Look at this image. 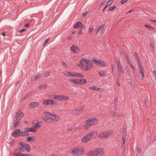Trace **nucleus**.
<instances>
[{"label":"nucleus","instance_id":"f257e3e1","mask_svg":"<svg viewBox=\"0 0 156 156\" xmlns=\"http://www.w3.org/2000/svg\"><path fill=\"white\" fill-rule=\"evenodd\" d=\"M80 62L81 65H78V66H82L83 69L85 71L90 70L93 66L92 61L85 58L81 59Z\"/></svg>","mask_w":156,"mask_h":156},{"label":"nucleus","instance_id":"f03ea898","mask_svg":"<svg viewBox=\"0 0 156 156\" xmlns=\"http://www.w3.org/2000/svg\"><path fill=\"white\" fill-rule=\"evenodd\" d=\"M98 120L97 118L94 117L88 119L85 122L84 129L87 130L90 127L94 126L97 123Z\"/></svg>","mask_w":156,"mask_h":156},{"label":"nucleus","instance_id":"7ed1b4c3","mask_svg":"<svg viewBox=\"0 0 156 156\" xmlns=\"http://www.w3.org/2000/svg\"><path fill=\"white\" fill-rule=\"evenodd\" d=\"M98 133L95 131L90 132L81 139V142L83 143H87L89 140H91L92 139L95 138L97 136Z\"/></svg>","mask_w":156,"mask_h":156},{"label":"nucleus","instance_id":"20e7f679","mask_svg":"<svg viewBox=\"0 0 156 156\" xmlns=\"http://www.w3.org/2000/svg\"><path fill=\"white\" fill-rule=\"evenodd\" d=\"M84 152V149L82 147H76L71 150V154L74 156H78L82 154Z\"/></svg>","mask_w":156,"mask_h":156},{"label":"nucleus","instance_id":"39448f33","mask_svg":"<svg viewBox=\"0 0 156 156\" xmlns=\"http://www.w3.org/2000/svg\"><path fill=\"white\" fill-rule=\"evenodd\" d=\"M112 133L111 131H103L98 134V136L102 139L108 138L111 136Z\"/></svg>","mask_w":156,"mask_h":156},{"label":"nucleus","instance_id":"423d86ee","mask_svg":"<svg viewBox=\"0 0 156 156\" xmlns=\"http://www.w3.org/2000/svg\"><path fill=\"white\" fill-rule=\"evenodd\" d=\"M19 144L20 146H19L18 148L14 150V153L15 156H17L19 154H21V153L23 152L24 151V146L23 143L21 142Z\"/></svg>","mask_w":156,"mask_h":156},{"label":"nucleus","instance_id":"0eeeda50","mask_svg":"<svg viewBox=\"0 0 156 156\" xmlns=\"http://www.w3.org/2000/svg\"><path fill=\"white\" fill-rule=\"evenodd\" d=\"M43 105H52L56 104V102L55 100H53L50 99L44 100L42 101Z\"/></svg>","mask_w":156,"mask_h":156},{"label":"nucleus","instance_id":"6e6552de","mask_svg":"<svg viewBox=\"0 0 156 156\" xmlns=\"http://www.w3.org/2000/svg\"><path fill=\"white\" fill-rule=\"evenodd\" d=\"M23 116V113L22 112H18L16 114L15 116L13 118L14 122H16L18 120H19L21 119Z\"/></svg>","mask_w":156,"mask_h":156},{"label":"nucleus","instance_id":"1a4fd4ad","mask_svg":"<svg viewBox=\"0 0 156 156\" xmlns=\"http://www.w3.org/2000/svg\"><path fill=\"white\" fill-rule=\"evenodd\" d=\"M54 98L58 99L59 100L63 101L69 99V96L64 95H55Z\"/></svg>","mask_w":156,"mask_h":156},{"label":"nucleus","instance_id":"9d476101","mask_svg":"<svg viewBox=\"0 0 156 156\" xmlns=\"http://www.w3.org/2000/svg\"><path fill=\"white\" fill-rule=\"evenodd\" d=\"M45 113H46L47 115L49 116H51L52 117V120L55 121H57L59 120V117L58 116H57L56 115L54 114H51L48 112H45L44 113V114L45 115Z\"/></svg>","mask_w":156,"mask_h":156},{"label":"nucleus","instance_id":"9b49d317","mask_svg":"<svg viewBox=\"0 0 156 156\" xmlns=\"http://www.w3.org/2000/svg\"><path fill=\"white\" fill-rule=\"evenodd\" d=\"M71 50L75 53H78L79 52V48L76 45H73L71 47Z\"/></svg>","mask_w":156,"mask_h":156},{"label":"nucleus","instance_id":"f8f14e48","mask_svg":"<svg viewBox=\"0 0 156 156\" xmlns=\"http://www.w3.org/2000/svg\"><path fill=\"white\" fill-rule=\"evenodd\" d=\"M96 150L97 154V156H101L103 155L104 153L103 150L102 148H99Z\"/></svg>","mask_w":156,"mask_h":156},{"label":"nucleus","instance_id":"ddd939ff","mask_svg":"<svg viewBox=\"0 0 156 156\" xmlns=\"http://www.w3.org/2000/svg\"><path fill=\"white\" fill-rule=\"evenodd\" d=\"M39 105V103L38 102H32L30 103V105H29V107L31 108H33L35 107H37Z\"/></svg>","mask_w":156,"mask_h":156},{"label":"nucleus","instance_id":"4468645a","mask_svg":"<svg viewBox=\"0 0 156 156\" xmlns=\"http://www.w3.org/2000/svg\"><path fill=\"white\" fill-rule=\"evenodd\" d=\"M126 135V129H123L122 130V141H125Z\"/></svg>","mask_w":156,"mask_h":156},{"label":"nucleus","instance_id":"2eb2a0df","mask_svg":"<svg viewBox=\"0 0 156 156\" xmlns=\"http://www.w3.org/2000/svg\"><path fill=\"white\" fill-rule=\"evenodd\" d=\"M87 155L89 156H94L96 155H97L96 150H93L90 152H89L87 154Z\"/></svg>","mask_w":156,"mask_h":156},{"label":"nucleus","instance_id":"dca6fc26","mask_svg":"<svg viewBox=\"0 0 156 156\" xmlns=\"http://www.w3.org/2000/svg\"><path fill=\"white\" fill-rule=\"evenodd\" d=\"M27 142H33L36 139V138L34 136H33L32 137L28 136L27 137Z\"/></svg>","mask_w":156,"mask_h":156},{"label":"nucleus","instance_id":"f3484780","mask_svg":"<svg viewBox=\"0 0 156 156\" xmlns=\"http://www.w3.org/2000/svg\"><path fill=\"white\" fill-rule=\"evenodd\" d=\"M118 70L119 73H118V75L119 76L120 75L119 73H123L124 72V71L123 70L122 68V66H117Z\"/></svg>","mask_w":156,"mask_h":156},{"label":"nucleus","instance_id":"a211bd4d","mask_svg":"<svg viewBox=\"0 0 156 156\" xmlns=\"http://www.w3.org/2000/svg\"><path fill=\"white\" fill-rule=\"evenodd\" d=\"M24 149H25L27 152H29L30 151V146L28 144H24Z\"/></svg>","mask_w":156,"mask_h":156},{"label":"nucleus","instance_id":"6ab92c4d","mask_svg":"<svg viewBox=\"0 0 156 156\" xmlns=\"http://www.w3.org/2000/svg\"><path fill=\"white\" fill-rule=\"evenodd\" d=\"M19 131V129H17L14 131L12 134V136L15 137H17V135Z\"/></svg>","mask_w":156,"mask_h":156},{"label":"nucleus","instance_id":"aec40b11","mask_svg":"<svg viewBox=\"0 0 156 156\" xmlns=\"http://www.w3.org/2000/svg\"><path fill=\"white\" fill-rule=\"evenodd\" d=\"M104 26L105 25H103L97 27L95 30V33L97 34L98 31H99L101 29L103 28V27H104Z\"/></svg>","mask_w":156,"mask_h":156},{"label":"nucleus","instance_id":"412c9836","mask_svg":"<svg viewBox=\"0 0 156 156\" xmlns=\"http://www.w3.org/2000/svg\"><path fill=\"white\" fill-rule=\"evenodd\" d=\"M78 84H83L87 82L86 80L84 79L80 80L78 81Z\"/></svg>","mask_w":156,"mask_h":156},{"label":"nucleus","instance_id":"4be33fe9","mask_svg":"<svg viewBox=\"0 0 156 156\" xmlns=\"http://www.w3.org/2000/svg\"><path fill=\"white\" fill-rule=\"evenodd\" d=\"M71 114L73 116L78 115L79 114L77 109L72 110L71 112Z\"/></svg>","mask_w":156,"mask_h":156},{"label":"nucleus","instance_id":"5701e85b","mask_svg":"<svg viewBox=\"0 0 156 156\" xmlns=\"http://www.w3.org/2000/svg\"><path fill=\"white\" fill-rule=\"evenodd\" d=\"M26 129H27V132H32L33 133L36 131L37 130L35 129L34 128H26Z\"/></svg>","mask_w":156,"mask_h":156},{"label":"nucleus","instance_id":"b1692460","mask_svg":"<svg viewBox=\"0 0 156 156\" xmlns=\"http://www.w3.org/2000/svg\"><path fill=\"white\" fill-rule=\"evenodd\" d=\"M41 74H39L37 76H34L31 78V81H34L36 80L38 78H41Z\"/></svg>","mask_w":156,"mask_h":156},{"label":"nucleus","instance_id":"393cba45","mask_svg":"<svg viewBox=\"0 0 156 156\" xmlns=\"http://www.w3.org/2000/svg\"><path fill=\"white\" fill-rule=\"evenodd\" d=\"M99 73L101 76L103 77L106 75V72L103 71H101L99 72Z\"/></svg>","mask_w":156,"mask_h":156},{"label":"nucleus","instance_id":"a878e982","mask_svg":"<svg viewBox=\"0 0 156 156\" xmlns=\"http://www.w3.org/2000/svg\"><path fill=\"white\" fill-rule=\"evenodd\" d=\"M125 141H122V150L123 152V153L124 154L125 152Z\"/></svg>","mask_w":156,"mask_h":156},{"label":"nucleus","instance_id":"bb28decb","mask_svg":"<svg viewBox=\"0 0 156 156\" xmlns=\"http://www.w3.org/2000/svg\"><path fill=\"white\" fill-rule=\"evenodd\" d=\"M89 88L94 90H99L100 89L99 87L97 88L94 86H91L89 87Z\"/></svg>","mask_w":156,"mask_h":156},{"label":"nucleus","instance_id":"cd10ccee","mask_svg":"<svg viewBox=\"0 0 156 156\" xmlns=\"http://www.w3.org/2000/svg\"><path fill=\"white\" fill-rule=\"evenodd\" d=\"M26 132H27V129H26V128L23 131H21V136L22 137L25 136Z\"/></svg>","mask_w":156,"mask_h":156},{"label":"nucleus","instance_id":"c85d7f7f","mask_svg":"<svg viewBox=\"0 0 156 156\" xmlns=\"http://www.w3.org/2000/svg\"><path fill=\"white\" fill-rule=\"evenodd\" d=\"M106 65V64L105 62L103 61L100 60V66H102L103 67H104Z\"/></svg>","mask_w":156,"mask_h":156},{"label":"nucleus","instance_id":"c756f323","mask_svg":"<svg viewBox=\"0 0 156 156\" xmlns=\"http://www.w3.org/2000/svg\"><path fill=\"white\" fill-rule=\"evenodd\" d=\"M15 123H13V125H14V126L15 128H16L17 126H18L20 124V121H19V120H18L17 121L15 122Z\"/></svg>","mask_w":156,"mask_h":156},{"label":"nucleus","instance_id":"7c9ffc66","mask_svg":"<svg viewBox=\"0 0 156 156\" xmlns=\"http://www.w3.org/2000/svg\"><path fill=\"white\" fill-rule=\"evenodd\" d=\"M93 60L95 62V64L98 66H100V60L98 59L96 60V59H93Z\"/></svg>","mask_w":156,"mask_h":156},{"label":"nucleus","instance_id":"2f4dec72","mask_svg":"<svg viewBox=\"0 0 156 156\" xmlns=\"http://www.w3.org/2000/svg\"><path fill=\"white\" fill-rule=\"evenodd\" d=\"M145 27L148 28L150 30H152L154 29L153 27H151L147 24L145 25Z\"/></svg>","mask_w":156,"mask_h":156},{"label":"nucleus","instance_id":"473e14b6","mask_svg":"<svg viewBox=\"0 0 156 156\" xmlns=\"http://www.w3.org/2000/svg\"><path fill=\"white\" fill-rule=\"evenodd\" d=\"M80 22H78L76 23L73 26V28H77L78 27H79V24L80 23Z\"/></svg>","mask_w":156,"mask_h":156},{"label":"nucleus","instance_id":"72a5a7b5","mask_svg":"<svg viewBox=\"0 0 156 156\" xmlns=\"http://www.w3.org/2000/svg\"><path fill=\"white\" fill-rule=\"evenodd\" d=\"M69 81L71 82H73L76 84H78V81L76 80L69 79Z\"/></svg>","mask_w":156,"mask_h":156},{"label":"nucleus","instance_id":"f704fd0d","mask_svg":"<svg viewBox=\"0 0 156 156\" xmlns=\"http://www.w3.org/2000/svg\"><path fill=\"white\" fill-rule=\"evenodd\" d=\"M83 109L84 108L83 107H80L76 109H77L78 112H79V113H80V112H81L83 111Z\"/></svg>","mask_w":156,"mask_h":156},{"label":"nucleus","instance_id":"c9c22d12","mask_svg":"<svg viewBox=\"0 0 156 156\" xmlns=\"http://www.w3.org/2000/svg\"><path fill=\"white\" fill-rule=\"evenodd\" d=\"M62 64L63 66V67L65 68H67V65L66 63L63 62H62Z\"/></svg>","mask_w":156,"mask_h":156},{"label":"nucleus","instance_id":"e433bc0d","mask_svg":"<svg viewBox=\"0 0 156 156\" xmlns=\"http://www.w3.org/2000/svg\"><path fill=\"white\" fill-rule=\"evenodd\" d=\"M79 27L81 29H83L85 27V26L83 25V24L81 22H80L79 24Z\"/></svg>","mask_w":156,"mask_h":156},{"label":"nucleus","instance_id":"4c0bfd02","mask_svg":"<svg viewBox=\"0 0 156 156\" xmlns=\"http://www.w3.org/2000/svg\"><path fill=\"white\" fill-rule=\"evenodd\" d=\"M70 73H71V72L66 71L64 73V75H66L67 76H70Z\"/></svg>","mask_w":156,"mask_h":156},{"label":"nucleus","instance_id":"58836bf2","mask_svg":"<svg viewBox=\"0 0 156 156\" xmlns=\"http://www.w3.org/2000/svg\"><path fill=\"white\" fill-rule=\"evenodd\" d=\"M139 66V69L140 72H141L143 71H144L143 70V66L141 65Z\"/></svg>","mask_w":156,"mask_h":156},{"label":"nucleus","instance_id":"ea45409f","mask_svg":"<svg viewBox=\"0 0 156 156\" xmlns=\"http://www.w3.org/2000/svg\"><path fill=\"white\" fill-rule=\"evenodd\" d=\"M116 8V6H113V7H110L108 10V11H111L113 10V9H115Z\"/></svg>","mask_w":156,"mask_h":156},{"label":"nucleus","instance_id":"a19ab883","mask_svg":"<svg viewBox=\"0 0 156 156\" xmlns=\"http://www.w3.org/2000/svg\"><path fill=\"white\" fill-rule=\"evenodd\" d=\"M50 75V73L49 72H46L44 74V76L45 77H46L48 76H49Z\"/></svg>","mask_w":156,"mask_h":156},{"label":"nucleus","instance_id":"79ce46f5","mask_svg":"<svg viewBox=\"0 0 156 156\" xmlns=\"http://www.w3.org/2000/svg\"><path fill=\"white\" fill-rule=\"evenodd\" d=\"M77 77L80 78H83L84 77V75L80 73H77Z\"/></svg>","mask_w":156,"mask_h":156},{"label":"nucleus","instance_id":"37998d69","mask_svg":"<svg viewBox=\"0 0 156 156\" xmlns=\"http://www.w3.org/2000/svg\"><path fill=\"white\" fill-rule=\"evenodd\" d=\"M93 28H89V30H90L89 31V34L90 35H91L92 34V32H93Z\"/></svg>","mask_w":156,"mask_h":156},{"label":"nucleus","instance_id":"c03bdc74","mask_svg":"<svg viewBox=\"0 0 156 156\" xmlns=\"http://www.w3.org/2000/svg\"><path fill=\"white\" fill-rule=\"evenodd\" d=\"M50 37L46 39L45 40L44 43L43 44V45H45L48 42L49 40Z\"/></svg>","mask_w":156,"mask_h":156},{"label":"nucleus","instance_id":"a18cd8bd","mask_svg":"<svg viewBox=\"0 0 156 156\" xmlns=\"http://www.w3.org/2000/svg\"><path fill=\"white\" fill-rule=\"evenodd\" d=\"M144 71L140 72V73H141V74L142 76V78H141V80H143L144 79Z\"/></svg>","mask_w":156,"mask_h":156},{"label":"nucleus","instance_id":"49530a36","mask_svg":"<svg viewBox=\"0 0 156 156\" xmlns=\"http://www.w3.org/2000/svg\"><path fill=\"white\" fill-rule=\"evenodd\" d=\"M111 5V4H108V2L107 3L106 5V6L104 8V9H103V11H104L105 9H106L107 7Z\"/></svg>","mask_w":156,"mask_h":156},{"label":"nucleus","instance_id":"de8ad7c7","mask_svg":"<svg viewBox=\"0 0 156 156\" xmlns=\"http://www.w3.org/2000/svg\"><path fill=\"white\" fill-rule=\"evenodd\" d=\"M21 131L20 129H19V131H18V134L17 135V137H22L21 136Z\"/></svg>","mask_w":156,"mask_h":156},{"label":"nucleus","instance_id":"09e8293b","mask_svg":"<svg viewBox=\"0 0 156 156\" xmlns=\"http://www.w3.org/2000/svg\"><path fill=\"white\" fill-rule=\"evenodd\" d=\"M46 86V85H41L39 87V88L40 89H42V87L44 88H45Z\"/></svg>","mask_w":156,"mask_h":156},{"label":"nucleus","instance_id":"8fccbe9b","mask_svg":"<svg viewBox=\"0 0 156 156\" xmlns=\"http://www.w3.org/2000/svg\"><path fill=\"white\" fill-rule=\"evenodd\" d=\"M137 73H133V77L135 79V80H136V78H137Z\"/></svg>","mask_w":156,"mask_h":156},{"label":"nucleus","instance_id":"3c124183","mask_svg":"<svg viewBox=\"0 0 156 156\" xmlns=\"http://www.w3.org/2000/svg\"><path fill=\"white\" fill-rule=\"evenodd\" d=\"M126 60H127V63H129V62H130V61L129 60V57H128V55L127 54H126Z\"/></svg>","mask_w":156,"mask_h":156},{"label":"nucleus","instance_id":"603ef678","mask_svg":"<svg viewBox=\"0 0 156 156\" xmlns=\"http://www.w3.org/2000/svg\"><path fill=\"white\" fill-rule=\"evenodd\" d=\"M115 0H109L107 2V3L108 2V4H111V5L112 4V3Z\"/></svg>","mask_w":156,"mask_h":156},{"label":"nucleus","instance_id":"864d4df0","mask_svg":"<svg viewBox=\"0 0 156 156\" xmlns=\"http://www.w3.org/2000/svg\"><path fill=\"white\" fill-rule=\"evenodd\" d=\"M31 94H28L26 95L24 97V98L23 99V100H24L25 99H26V98H28V97L30 96Z\"/></svg>","mask_w":156,"mask_h":156},{"label":"nucleus","instance_id":"5fc2aeb1","mask_svg":"<svg viewBox=\"0 0 156 156\" xmlns=\"http://www.w3.org/2000/svg\"><path fill=\"white\" fill-rule=\"evenodd\" d=\"M128 0H122L121 1V4H124L127 1H128Z\"/></svg>","mask_w":156,"mask_h":156},{"label":"nucleus","instance_id":"6e6d98bb","mask_svg":"<svg viewBox=\"0 0 156 156\" xmlns=\"http://www.w3.org/2000/svg\"><path fill=\"white\" fill-rule=\"evenodd\" d=\"M44 120H46V121H48V122H49V118H48V117L47 116H46L45 118L44 119H43Z\"/></svg>","mask_w":156,"mask_h":156},{"label":"nucleus","instance_id":"4d7b16f0","mask_svg":"<svg viewBox=\"0 0 156 156\" xmlns=\"http://www.w3.org/2000/svg\"><path fill=\"white\" fill-rule=\"evenodd\" d=\"M87 12H83V16L85 17V16L87 14Z\"/></svg>","mask_w":156,"mask_h":156},{"label":"nucleus","instance_id":"13d9d810","mask_svg":"<svg viewBox=\"0 0 156 156\" xmlns=\"http://www.w3.org/2000/svg\"><path fill=\"white\" fill-rule=\"evenodd\" d=\"M137 61L138 62V65L139 66L141 65V63L140 59H138V60H137Z\"/></svg>","mask_w":156,"mask_h":156},{"label":"nucleus","instance_id":"bf43d9fd","mask_svg":"<svg viewBox=\"0 0 156 156\" xmlns=\"http://www.w3.org/2000/svg\"><path fill=\"white\" fill-rule=\"evenodd\" d=\"M40 126L39 125V124H36L34 125V128H39Z\"/></svg>","mask_w":156,"mask_h":156},{"label":"nucleus","instance_id":"052dcab7","mask_svg":"<svg viewBox=\"0 0 156 156\" xmlns=\"http://www.w3.org/2000/svg\"><path fill=\"white\" fill-rule=\"evenodd\" d=\"M26 30V29H23L21 30H20L19 31V32L22 33L23 31H24Z\"/></svg>","mask_w":156,"mask_h":156},{"label":"nucleus","instance_id":"680f3d73","mask_svg":"<svg viewBox=\"0 0 156 156\" xmlns=\"http://www.w3.org/2000/svg\"><path fill=\"white\" fill-rule=\"evenodd\" d=\"M117 99L116 98H115L114 99V104L115 105H116L117 104Z\"/></svg>","mask_w":156,"mask_h":156},{"label":"nucleus","instance_id":"e2e57ef3","mask_svg":"<svg viewBox=\"0 0 156 156\" xmlns=\"http://www.w3.org/2000/svg\"><path fill=\"white\" fill-rule=\"evenodd\" d=\"M134 56L135 57V58H136V57H137L138 56V55H137V53L136 52H135L134 53Z\"/></svg>","mask_w":156,"mask_h":156},{"label":"nucleus","instance_id":"0e129e2a","mask_svg":"<svg viewBox=\"0 0 156 156\" xmlns=\"http://www.w3.org/2000/svg\"><path fill=\"white\" fill-rule=\"evenodd\" d=\"M105 30L104 28H103V29L102 30L101 33V34H103L105 32Z\"/></svg>","mask_w":156,"mask_h":156},{"label":"nucleus","instance_id":"69168bd1","mask_svg":"<svg viewBox=\"0 0 156 156\" xmlns=\"http://www.w3.org/2000/svg\"><path fill=\"white\" fill-rule=\"evenodd\" d=\"M121 115H120V114H118V113H116V116H116L118 117H120L121 116Z\"/></svg>","mask_w":156,"mask_h":156},{"label":"nucleus","instance_id":"338daca9","mask_svg":"<svg viewBox=\"0 0 156 156\" xmlns=\"http://www.w3.org/2000/svg\"><path fill=\"white\" fill-rule=\"evenodd\" d=\"M126 69L127 71L129 70V68L128 66H126Z\"/></svg>","mask_w":156,"mask_h":156},{"label":"nucleus","instance_id":"774afa93","mask_svg":"<svg viewBox=\"0 0 156 156\" xmlns=\"http://www.w3.org/2000/svg\"><path fill=\"white\" fill-rule=\"evenodd\" d=\"M153 74L154 75H156V70H154L153 72Z\"/></svg>","mask_w":156,"mask_h":156}]
</instances>
